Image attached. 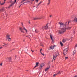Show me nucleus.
I'll list each match as a JSON object with an SVG mask.
<instances>
[{"label":"nucleus","instance_id":"obj_7","mask_svg":"<svg viewBox=\"0 0 77 77\" xmlns=\"http://www.w3.org/2000/svg\"><path fill=\"white\" fill-rule=\"evenodd\" d=\"M48 23H47L46 24V26H43L42 27V29L44 30V29H47H47H48Z\"/></svg>","mask_w":77,"mask_h":77},{"label":"nucleus","instance_id":"obj_23","mask_svg":"<svg viewBox=\"0 0 77 77\" xmlns=\"http://www.w3.org/2000/svg\"><path fill=\"white\" fill-rule=\"evenodd\" d=\"M40 66H41L42 67H43V66H44V63H42L41 64Z\"/></svg>","mask_w":77,"mask_h":77},{"label":"nucleus","instance_id":"obj_4","mask_svg":"<svg viewBox=\"0 0 77 77\" xmlns=\"http://www.w3.org/2000/svg\"><path fill=\"white\" fill-rule=\"evenodd\" d=\"M58 55H59V52H58V51H57L53 55V59L54 60H56V57H57V56H58Z\"/></svg>","mask_w":77,"mask_h":77},{"label":"nucleus","instance_id":"obj_20","mask_svg":"<svg viewBox=\"0 0 77 77\" xmlns=\"http://www.w3.org/2000/svg\"><path fill=\"white\" fill-rule=\"evenodd\" d=\"M29 2H30V1H28L27 2H24L21 5H24V3H29Z\"/></svg>","mask_w":77,"mask_h":77},{"label":"nucleus","instance_id":"obj_2","mask_svg":"<svg viewBox=\"0 0 77 77\" xmlns=\"http://www.w3.org/2000/svg\"><path fill=\"white\" fill-rule=\"evenodd\" d=\"M71 28L72 27H68L66 28H62L61 29V30L59 31L58 33L59 34H62V33H63L64 32H65V31H66V29L69 30L71 29Z\"/></svg>","mask_w":77,"mask_h":77},{"label":"nucleus","instance_id":"obj_33","mask_svg":"<svg viewBox=\"0 0 77 77\" xmlns=\"http://www.w3.org/2000/svg\"><path fill=\"white\" fill-rule=\"evenodd\" d=\"M68 57H65V59H66H66H68Z\"/></svg>","mask_w":77,"mask_h":77},{"label":"nucleus","instance_id":"obj_22","mask_svg":"<svg viewBox=\"0 0 77 77\" xmlns=\"http://www.w3.org/2000/svg\"><path fill=\"white\" fill-rule=\"evenodd\" d=\"M8 60H9L10 62L11 61V57H10L9 58Z\"/></svg>","mask_w":77,"mask_h":77},{"label":"nucleus","instance_id":"obj_49","mask_svg":"<svg viewBox=\"0 0 77 77\" xmlns=\"http://www.w3.org/2000/svg\"><path fill=\"white\" fill-rule=\"evenodd\" d=\"M5 1H6V0H4V2H5Z\"/></svg>","mask_w":77,"mask_h":77},{"label":"nucleus","instance_id":"obj_6","mask_svg":"<svg viewBox=\"0 0 77 77\" xmlns=\"http://www.w3.org/2000/svg\"><path fill=\"white\" fill-rule=\"evenodd\" d=\"M11 2L12 3L11 5H10L9 7H8V9H9V8H11V7H12V6H13L15 3L16 2V0H14V2Z\"/></svg>","mask_w":77,"mask_h":77},{"label":"nucleus","instance_id":"obj_30","mask_svg":"<svg viewBox=\"0 0 77 77\" xmlns=\"http://www.w3.org/2000/svg\"><path fill=\"white\" fill-rule=\"evenodd\" d=\"M75 47L77 48V44H76V45H75Z\"/></svg>","mask_w":77,"mask_h":77},{"label":"nucleus","instance_id":"obj_40","mask_svg":"<svg viewBox=\"0 0 77 77\" xmlns=\"http://www.w3.org/2000/svg\"><path fill=\"white\" fill-rule=\"evenodd\" d=\"M33 20H36V18H34L33 19Z\"/></svg>","mask_w":77,"mask_h":77},{"label":"nucleus","instance_id":"obj_31","mask_svg":"<svg viewBox=\"0 0 77 77\" xmlns=\"http://www.w3.org/2000/svg\"><path fill=\"white\" fill-rule=\"evenodd\" d=\"M41 54H42V55H43V56H44V54H42V52H41Z\"/></svg>","mask_w":77,"mask_h":77},{"label":"nucleus","instance_id":"obj_13","mask_svg":"<svg viewBox=\"0 0 77 77\" xmlns=\"http://www.w3.org/2000/svg\"><path fill=\"white\" fill-rule=\"evenodd\" d=\"M49 49V50H53V49H54V47H53V46L52 45L50 47Z\"/></svg>","mask_w":77,"mask_h":77},{"label":"nucleus","instance_id":"obj_32","mask_svg":"<svg viewBox=\"0 0 77 77\" xmlns=\"http://www.w3.org/2000/svg\"><path fill=\"white\" fill-rule=\"evenodd\" d=\"M42 1H41L38 4H39L40 5V4H41L42 3Z\"/></svg>","mask_w":77,"mask_h":77},{"label":"nucleus","instance_id":"obj_10","mask_svg":"<svg viewBox=\"0 0 77 77\" xmlns=\"http://www.w3.org/2000/svg\"><path fill=\"white\" fill-rule=\"evenodd\" d=\"M5 10L4 8H2L1 9H0V12H4L5 11Z\"/></svg>","mask_w":77,"mask_h":77},{"label":"nucleus","instance_id":"obj_27","mask_svg":"<svg viewBox=\"0 0 77 77\" xmlns=\"http://www.w3.org/2000/svg\"><path fill=\"white\" fill-rule=\"evenodd\" d=\"M39 4L38 3V4H37L36 5V6H37V7H36V8H38V7L39 5Z\"/></svg>","mask_w":77,"mask_h":77},{"label":"nucleus","instance_id":"obj_46","mask_svg":"<svg viewBox=\"0 0 77 77\" xmlns=\"http://www.w3.org/2000/svg\"><path fill=\"white\" fill-rule=\"evenodd\" d=\"M5 15H7V14H6V12H5Z\"/></svg>","mask_w":77,"mask_h":77},{"label":"nucleus","instance_id":"obj_41","mask_svg":"<svg viewBox=\"0 0 77 77\" xmlns=\"http://www.w3.org/2000/svg\"><path fill=\"white\" fill-rule=\"evenodd\" d=\"M24 2V1H23H23H22L21 2V3H23V2Z\"/></svg>","mask_w":77,"mask_h":77},{"label":"nucleus","instance_id":"obj_39","mask_svg":"<svg viewBox=\"0 0 77 77\" xmlns=\"http://www.w3.org/2000/svg\"><path fill=\"white\" fill-rule=\"evenodd\" d=\"M31 51L32 53H33V52H34V51H32V50H31Z\"/></svg>","mask_w":77,"mask_h":77},{"label":"nucleus","instance_id":"obj_54","mask_svg":"<svg viewBox=\"0 0 77 77\" xmlns=\"http://www.w3.org/2000/svg\"><path fill=\"white\" fill-rule=\"evenodd\" d=\"M37 51V50H36V51Z\"/></svg>","mask_w":77,"mask_h":77},{"label":"nucleus","instance_id":"obj_17","mask_svg":"<svg viewBox=\"0 0 77 77\" xmlns=\"http://www.w3.org/2000/svg\"><path fill=\"white\" fill-rule=\"evenodd\" d=\"M73 21L77 23V18H74Z\"/></svg>","mask_w":77,"mask_h":77},{"label":"nucleus","instance_id":"obj_1","mask_svg":"<svg viewBox=\"0 0 77 77\" xmlns=\"http://www.w3.org/2000/svg\"><path fill=\"white\" fill-rule=\"evenodd\" d=\"M58 24L60 25V29H62L61 28V27H63L64 26H65L66 27V26H68V25H69V21L66 22L65 23H62V22H59L58 23Z\"/></svg>","mask_w":77,"mask_h":77},{"label":"nucleus","instance_id":"obj_43","mask_svg":"<svg viewBox=\"0 0 77 77\" xmlns=\"http://www.w3.org/2000/svg\"><path fill=\"white\" fill-rule=\"evenodd\" d=\"M35 0H31V2H34Z\"/></svg>","mask_w":77,"mask_h":77},{"label":"nucleus","instance_id":"obj_11","mask_svg":"<svg viewBox=\"0 0 77 77\" xmlns=\"http://www.w3.org/2000/svg\"><path fill=\"white\" fill-rule=\"evenodd\" d=\"M50 65H48V67L45 69V71H48V70L50 68Z\"/></svg>","mask_w":77,"mask_h":77},{"label":"nucleus","instance_id":"obj_47","mask_svg":"<svg viewBox=\"0 0 77 77\" xmlns=\"http://www.w3.org/2000/svg\"><path fill=\"white\" fill-rule=\"evenodd\" d=\"M27 0H23V2H24V1H26Z\"/></svg>","mask_w":77,"mask_h":77},{"label":"nucleus","instance_id":"obj_28","mask_svg":"<svg viewBox=\"0 0 77 77\" xmlns=\"http://www.w3.org/2000/svg\"><path fill=\"white\" fill-rule=\"evenodd\" d=\"M26 37H27V38H29V39H30V38L29 36V35H26Z\"/></svg>","mask_w":77,"mask_h":77},{"label":"nucleus","instance_id":"obj_52","mask_svg":"<svg viewBox=\"0 0 77 77\" xmlns=\"http://www.w3.org/2000/svg\"><path fill=\"white\" fill-rule=\"evenodd\" d=\"M12 51V50H11V51Z\"/></svg>","mask_w":77,"mask_h":77},{"label":"nucleus","instance_id":"obj_37","mask_svg":"<svg viewBox=\"0 0 77 77\" xmlns=\"http://www.w3.org/2000/svg\"><path fill=\"white\" fill-rule=\"evenodd\" d=\"M0 66H2V63L0 64Z\"/></svg>","mask_w":77,"mask_h":77},{"label":"nucleus","instance_id":"obj_45","mask_svg":"<svg viewBox=\"0 0 77 77\" xmlns=\"http://www.w3.org/2000/svg\"><path fill=\"white\" fill-rule=\"evenodd\" d=\"M29 24H30V20H29Z\"/></svg>","mask_w":77,"mask_h":77},{"label":"nucleus","instance_id":"obj_5","mask_svg":"<svg viewBox=\"0 0 77 77\" xmlns=\"http://www.w3.org/2000/svg\"><path fill=\"white\" fill-rule=\"evenodd\" d=\"M11 35L9 34H7L6 36V38L7 39H8V42H11V38H10Z\"/></svg>","mask_w":77,"mask_h":77},{"label":"nucleus","instance_id":"obj_24","mask_svg":"<svg viewBox=\"0 0 77 77\" xmlns=\"http://www.w3.org/2000/svg\"><path fill=\"white\" fill-rule=\"evenodd\" d=\"M5 2H3V3L1 4V5L2 6V5H4V4H5Z\"/></svg>","mask_w":77,"mask_h":77},{"label":"nucleus","instance_id":"obj_44","mask_svg":"<svg viewBox=\"0 0 77 77\" xmlns=\"http://www.w3.org/2000/svg\"><path fill=\"white\" fill-rule=\"evenodd\" d=\"M21 5H20L19 6V8H20V7H21Z\"/></svg>","mask_w":77,"mask_h":77},{"label":"nucleus","instance_id":"obj_29","mask_svg":"<svg viewBox=\"0 0 77 77\" xmlns=\"http://www.w3.org/2000/svg\"><path fill=\"white\" fill-rule=\"evenodd\" d=\"M35 1H36V2L37 3H38V1H39V0H35Z\"/></svg>","mask_w":77,"mask_h":77},{"label":"nucleus","instance_id":"obj_35","mask_svg":"<svg viewBox=\"0 0 77 77\" xmlns=\"http://www.w3.org/2000/svg\"><path fill=\"white\" fill-rule=\"evenodd\" d=\"M53 17V16L52 15H50V18H51V17Z\"/></svg>","mask_w":77,"mask_h":77},{"label":"nucleus","instance_id":"obj_51","mask_svg":"<svg viewBox=\"0 0 77 77\" xmlns=\"http://www.w3.org/2000/svg\"><path fill=\"white\" fill-rule=\"evenodd\" d=\"M26 71H29V70H27Z\"/></svg>","mask_w":77,"mask_h":77},{"label":"nucleus","instance_id":"obj_19","mask_svg":"<svg viewBox=\"0 0 77 77\" xmlns=\"http://www.w3.org/2000/svg\"><path fill=\"white\" fill-rule=\"evenodd\" d=\"M35 33H38L39 32V31L38 29H35Z\"/></svg>","mask_w":77,"mask_h":77},{"label":"nucleus","instance_id":"obj_21","mask_svg":"<svg viewBox=\"0 0 77 77\" xmlns=\"http://www.w3.org/2000/svg\"><path fill=\"white\" fill-rule=\"evenodd\" d=\"M60 45L61 46H63V44L62 43V42H60Z\"/></svg>","mask_w":77,"mask_h":77},{"label":"nucleus","instance_id":"obj_25","mask_svg":"<svg viewBox=\"0 0 77 77\" xmlns=\"http://www.w3.org/2000/svg\"><path fill=\"white\" fill-rule=\"evenodd\" d=\"M42 67L41 66H40V67L39 68V70H41V69H42Z\"/></svg>","mask_w":77,"mask_h":77},{"label":"nucleus","instance_id":"obj_8","mask_svg":"<svg viewBox=\"0 0 77 77\" xmlns=\"http://www.w3.org/2000/svg\"><path fill=\"white\" fill-rule=\"evenodd\" d=\"M68 49H67V48L64 49L63 51V54L64 55H66L68 53Z\"/></svg>","mask_w":77,"mask_h":77},{"label":"nucleus","instance_id":"obj_18","mask_svg":"<svg viewBox=\"0 0 77 77\" xmlns=\"http://www.w3.org/2000/svg\"><path fill=\"white\" fill-rule=\"evenodd\" d=\"M66 41V40L65 39H63L62 40V42H63V43H65V42Z\"/></svg>","mask_w":77,"mask_h":77},{"label":"nucleus","instance_id":"obj_15","mask_svg":"<svg viewBox=\"0 0 77 77\" xmlns=\"http://www.w3.org/2000/svg\"><path fill=\"white\" fill-rule=\"evenodd\" d=\"M75 53H76V51L74 50L72 53V55H73L74 56V54H75Z\"/></svg>","mask_w":77,"mask_h":77},{"label":"nucleus","instance_id":"obj_14","mask_svg":"<svg viewBox=\"0 0 77 77\" xmlns=\"http://www.w3.org/2000/svg\"><path fill=\"white\" fill-rule=\"evenodd\" d=\"M3 44L4 45H3V46H4V47H8V44L3 43Z\"/></svg>","mask_w":77,"mask_h":77},{"label":"nucleus","instance_id":"obj_36","mask_svg":"<svg viewBox=\"0 0 77 77\" xmlns=\"http://www.w3.org/2000/svg\"><path fill=\"white\" fill-rule=\"evenodd\" d=\"M61 73L60 72V71H59V72H58V73H57V74H60Z\"/></svg>","mask_w":77,"mask_h":77},{"label":"nucleus","instance_id":"obj_48","mask_svg":"<svg viewBox=\"0 0 77 77\" xmlns=\"http://www.w3.org/2000/svg\"><path fill=\"white\" fill-rule=\"evenodd\" d=\"M6 9H8V7H6Z\"/></svg>","mask_w":77,"mask_h":77},{"label":"nucleus","instance_id":"obj_38","mask_svg":"<svg viewBox=\"0 0 77 77\" xmlns=\"http://www.w3.org/2000/svg\"><path fill=\"white\" fill-rule=\"evenodd\" d=\"M56 47V45H54L53 46V47H54H54Z\"/></svg>","mask_w":77,"mask_h":77},{"label":"nucleus","instance_id":"obj_55","mask_svg":"<svg viewBox=\"0 0 77 77\" xmlns=\"http://www.w3.org/2000/svg\"><path fill=\"white\" fill-rule=\"evenodd\" d=\"M34 7H35V6H34Z\"/></svg>","mask_w":77,"mask_h":77},{"label":"nucleus","instance_id":"obj_12","mask_svg":"<svg viewBox=\"0 0 77 77\" xmlns=\"http://www.w3.org/2000/svg\"><path fill=\"white\" fill-rule=\"evenodd\" d=\"M39 63L38 62L36 63H35L36 66H35V67L33 68V69L35 68L36 67L38 66V65H39Z\"/></svg>","mask_w":77,"mask_h":77},{"label":"nucleus","instance_id":"obj_34","mask_svg":"<svg viewBox=\"0 0 77 77\" xmlns=\"http://www.w3.org/2000/svg\"><path fill=\"white\" fill-rule=\"evenodd\" d=\"M42 48L40 50V53H41V51H42Z\"/></svg>","mask_w":77,"mask_h":77},{"label":"nucleus","instance_id":"obj_3","mask_svg":"<svg viewBox=\"0 0 77 77\" xmlns=\"http://www.w3.org/2000/svg\"><path fill=\"white\" fill-rule=\"evenodd\" d=\"M19 29L20 30L21 32H22V33H24V30L25 31L26 33H27V30L24 26H23V27H20L19 28Z\"/></svg>","mask_w":77,"mask_h":77},{"label":"nucleus","instance_id":"obj_42","mask_svg":"<svg viewBox=\"0 0 77 77\" xmlns=\"http://www.w3.org/2000/svg\"><path fill=\"white\" fill-rule=\"evenodd\" d=\"M41 46H42V47H44V45H41Z\"/></svg>","mask_w":77,"mask_h":77},{"label":"nucleus","instance_id":"obj_9","mask_svg":"<svg viewBox=\"0 0 77 77\" xmlns=\"http://www.w3.org/2000/svg\"><path fill=\"white\" fill-rule=\"evenodd\" d=\"M50 37L51 38V40H52V43H54V40L53 39V37H52V35H50Z\"/></svg>","mask_w":77,"mask_h":77},{"label":"nucleus","instance_id":"obj_26","mask_svg":"<svg viewBox=\"0 0 77 77\" xmlns=\"http://www.w3.org/2000/svg\"><path fill=\"white\" fill-rule=\"evenodd\" d=\"M57 75V74H54L53 75V77H55L56 75Z\"/></svg>","mask_w":77,"mask_h":77},{"label":"nucleus","instance_id":"obj_16","mask_svg":"<svg viewBox=\"0 0 77 77\" xmlns=\"http://www.w3.org/2000/svg\"><path fill=\"white\" fill-rule=\"evenodd\" d=\"M50 2H51V0H48V5H49L50 4Z\"/></svg>","mask_w":77,"mask_h":77},{"label":"nucleus","instance_id":"obj_50","mask_svg":"<svg viewBox=\"0 0 77 77\" xmlns=\"http://www.w3.org/2000/svg\"><path fill=\"white\" fill-rule=\"evenodd\" d=\"M17 57V56H15V57Z\"/></svg>","mask_w":77,"mask_h":77},{"label":"nucleus","instance_id":"obj_53","mask_svg":"<svg viewBox=\"0 0 77 77\" xmlns=\"http://www.w3.org/2000/svg\"><path fill=\"white\" fill-rule=\"evenodd\" d=\"M12 0H11V1H12Z\"/></svg>","mask_w":77,"mask_h":77}]
</instances>
